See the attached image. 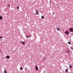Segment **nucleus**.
I'll use <instances>...</instances> for the list:
<instances>
[{"instance_id":"obj_1","label":"nucleus","mask_w":73,"mask_h":73,"mask_svg":"<svg viewBox=\"0 0 73 73\" xmlns=\"http://www.w3.org/2000/svg\"><path fill=\"white\" fill-rule=\"evenodd\" d=\"M69 31L70 32H73V29L72 27H71L69 28Z\"/></svg>"},{"instance_id":"obj_2","label":"nucleus","mask_w":73,"mask_h":73,"mask_svg":"<svg viewBox=\"0 0 73 73\" xmlns=\"http://www.w3.org/2000/svg\"><path fill=\"white\" fill-rule=\"evenodd\" d=\"M64 33L66 35H69V32L68 31H66V32H64Z\"/></svg>"},{"instance_id":"obj_3","label":"nucleus","mask_w":73,"mask_h":73,"mask_svg":"<svg viewBox=\"0 0 73 73\" xmlns=\"http://www.w3.org/2000/svg\"><path fill=\"white\" fill-rule=\"evenodd\" d=\"M36 70H38V66H37L36 65L35 66Z\"/></svg>"},{"instance_id":"obj_4","label":"nucleus","mask_w":73,"mask_h":73,"mask_svg":"<svg viewBox=\"0 0 73 73\" xmlns=\"http://www.w3.org/2000/svg\"><path fill=\"white\" fill-rule=\"evenodd\" d=\"M21 42H22V45H25V43L24 42L21 41Z\"/></svg>"},{"instance_id":"obj_5","label":"nucleus","mask_w":73,"mask_h":73,"mask_svg":"<svg viewBox=\"0 0 73 73\" xmlns=\"http://www.w3.org/2000/svg\"><path fill=\"white\" fill-rule=\"evenodd\" d=\"M6 58L8 59H9V58H10V56H6Z\"/></svg>"},{"instance_id":"obj_6","label":"nucleus","mask_w":73,"mask_h":73,"mask_svg":"<svg viewBox=\"0 0 73 73\" xmlns=\"http://www.w3.org/2000/svg\"><path fill=\"white\" fill-rule=\"evenodd\" d=\"M68 69H66L65 70V72H66V73H68Z\"/></svg>"},{"instance_id":"obj_7","label":"nucleus","mask_w":73,"mask_h":73,"mask_svg":"<svg viewBox=\"0 0 73 73\" xmlns=\"http://www.w3.org/2000/svg\"><path fill=\"white\" fill-rule=\"evenodd\" d=\"M36 15H38L39 13H38V11H36Z\"/></svg>"},{"instance_id":"obj_8","label":"nucleus","mask_w":73,"mask_h":73,"mask_svg":"<svg viewBox=\"0 0 73 73\" xmlns=\"http://www.w3.org/2000/svg\"><path fill=\"white\" fill-rule=\"evenodd\" d=\"M3 19V17L1 16H0V19L2 20Z\"/></svg>"},{"instance_id":"obj_9","label":"nucleus","mask_w":73,"mask_h":73,"mask_svg":"<svg viewBox=\"0 0 73 73\" xmlns=\"http://www.w3.org/2000/svg\"><path fill=\"white\" fill-rule=\"evenodd\" d=\"M69 67L70 68H72V65H70L69 66Z\"/></svg>"},{"instance_id":"obj_10","label":"nucleus","mask_w":73,"mask_h":73,"mask_svg":"<svg viewBox=\"0 0 73 73\" xmlns=\"http://www.w3.org/2000/svg\"><path fill=\"white\" fill-rule=\"evenodd\" d=\"M20 70H23V67H21L20 68Z\"/></svg>"},{"instance_id":"obj_11","label":"nucleus","mask_w":73,"mask_h":73,"mask_svg":"<svg viewBox=\"0 0 73 73\" xmlns=\"http://www.w3.org/2000/svg\"><path fill=\"white\" fill-rule=\"evenodd\" d=\"M70 48L72 50H73V48L71 46Z\"/></svg>"},{"instance_id":"obj_12","label":"nucleus","mask_w":73,"mask_h":73,"mask_svg":"<svg viewBox=\"0 0 73 73\" xmlns=\"http://www.w3.org/2000/svg\"><path fill=\"white\" fill-rule=\"evenodd\" d=\"M44 16H42L41 19H44Z\"/></svg>"},{"instance_id":"obj_13","label":"nucleus","mask_w":73,"mask_h":73,"mask_svg":"<svg viewBox=\"0 0 73 73\" xmlns=\"http://www.w3.org/2000/svg\"><path fill=\"white\" fill-rule=\"evenodd\" d=\"M4 73H7V71L6 70H5L4 71Z\"/></svg>"},{"instance_id":"obj_14","label":"nucleus","mask_w":73,"mask_h":73,"mask_svg":"<svg viewBox=\"0 0 73 73\" xmlns=\"http://www.w3.org/2000/svg\"><path fill=\"white\" fill-rule=\"evenodd\" d=\"M31 36H27L26 37H27V38H28V37H31Z\"/></svg>"},{"instance_id":"obj_15","label":"nucleus","mask_w":73,"mask_h":73,"mask_svg":"<svg viewBox=\"0 0 73 73\" xmlns=\"http://www.w3.org/2000/svg\"><path fill=\"white\" fill-rule=\"evenodd\" d=\"M57 30L58 31H60V29L58 28H57Z\"/></svg>"},{"instance_id":"obj_16","label":"nucleus","mask_w":73,"mask_h":73,"mask_svg":"<svg viewBox=\"0 0 73 73\" xmlns=\"http://www.w3.org/2000/svg\"><path fill=\"white\" fill-rule=\"evenodd\" d=\"M2 52H2V51H1V50L0 51V53H1V54H2Z\"/></svg>"},{"instance_id":"obj_17","label":"nucleus","mask_w":73,"mask_h":73,"mask_svg":"<svg viewBox=\"0 0 73 73\" xmlns=\"http://www.w3.org/2000/svg\"><path fill=\"white\" fill-rule=\"evenodd\" d=\"M68 44H70V42H68Z\"/></svg>"},{"instance_id":"obj_18","label":"nucleus","mask_w":73,"mask_h":73,"mask_svg":"<svg viewBox=\"0 0 73 73\" xmlns=\"http://www.w3.org/2000/svg\"><path fill=\"white\" fill-rule=\"evenodd\" d=\"M17 9H19V6H17Z\"/></svg>"},{"instance_id":"obj_19","label":"nucleus","mask_w":73,"mask_h":73,"mask_svg":"<svg viewBox=\"0 0 73 73\" xmlns=\"http://www.w3.org/2000/svg\"><path fill=\"white\" fill-rule=\"evenodd\" d=\"M3 36L0 37V38H3Z\"/></svg>"},{"instance_id":"obj_20","label":"nucleus","mask_w":73,"mask_h":73,"mask_svg":"<svg viewBox=\"0 0 73 73\" xmlns=\"http://www.w3.org/2000/svg\"><path fill=\"white\" fill-rule=\"evenodd\" d=\"M67 53H69V51H67Z\"/></svg>"},{"instance_id":"obj_21","label":"nucleus","mask_w":73,"mask_h":73,"mask_svg":"<svg viewBox=\"0 0 73 73\" xmlns=\"http://www.w3.org/2000/svg\"><path fill=\"white\" fill-rule=\"evenodd\" d=\"M35 38H37V36H35Z\"/></svg>"},{"instance_id":"obj_22","label":"nucleus","mask_w":73,"mask_h":73,"mask_svg":"<svg viewBox=\"0 0 73 73\" xmlns=\"http://www.w3.org/2000/svg\"><path fill=\"white\" fill-rule=\"evenodd\" d=\"M52 13H53V15H54V12H53Z\"/></svg>"},{"instance_id":"obj_23","label":"nucleus","mask_w":73,"mask_h":73,"mask_svg":"<svg viewBox=\"0 0 73 73\" xmlns=\"http://www.w3.org/2000/svg\"><path fill=\"white\" fill-rule=\"evenodd\" d=\"M8 5H9V7H10V5L9 4Z\"/></svg>"},{"instance_id":"obj_24","label":"nucleus","mask_w":73,"mask_h":73,"mask_svg":"<svg viewBox=\"0 0 73 73\" xmlns=\"http://www.w3.org/2000/svg\"><path fill=\"white\" fill-rule=\"evenodd\" d=\"M71 53H72V52L71 51Z\"/></svg>"},{"instance_id":"obj_25","label":"nucleus","mask_w":73,"mask_h":73,"mask_svg":"<svg viewBox=\"0 0 73 73\" xmlns=\"http://www.w3.org/2000/svg\"><path fill=\"white\" fill-rule=\"evenodd\" d=\"M45 71H44V73H45Z\"/></svg>"},{"instance_id":"obj_26","label":"nucleus","mask_w":73,"mask_h":73,"mask_svg":"<svg viewBox=\"0 0 73 73\" xmlns=\"http://www.w3.org/2000/svg\"><path fill=\"white\" fill-rule=\"evenodd\" d=\"M50 3H51V1H50Z\"/></svg>"},{"instance_id":"obj_27","label":"nucleus","mask_w":73,"mask_h":73,"mask_svg":"<svg viewBox=\"0 0 73 73\" xmlns=\"http://www.w3.org/2000/svg\"><path fill=\"white\" fill-rule=\"evenodd\" d=\"M0 50H1V49H0Z\"/></svg>"}]
</instances>
